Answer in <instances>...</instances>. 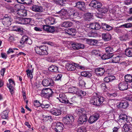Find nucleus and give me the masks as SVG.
Here are the masks:
<instances>
[{
  "mask_svg": "<svg viewBox=\"0 0 132 132\" xmlns=\"http://www.w3.org/2000/svg\"><path fill=\"white\" fill-rule=\"evenodd\" d=\"M80 75L82 76L87 78L90 77L92 75L88 71H85L81 72Z\"/></svg>",
  "mask_w": 132,
  "mask_h": 132,
  "instance_id": "nucleus-29",
  "label": "nucleus"
},
{
  "mask_svg": "<svg viewBox=\"0 0 132 132\" xmlns=\"http://www.w3.org/2000/svg\"><path fill=\"white\" fill-rule=\"evenodd\" d=\"M7 87L9 89L11 94H12L14 93V91L13 90L14 86H9L8 84H7Z\"/></svg>",
  "mask_w": 132,
  "mask_h": 132,
  "instance_id": "nucleus-49",
  "label": "nucleus"
},
{
  "mask_svg": "<svg viewBox=\"0 0 132 132\" xmlns=\"http://www.w3.org/2000/svg\"><path fill=\"white\" fill-rule=\"evenodd\" d=\"M49 71L53 72H57L58 71V68L55 65H52L48 69Z\"/></svg>",
  "mask_w": 132,
  "mask_h": 132,
  "instance_id": "nucleus-33",
  "label": "nucleus"
},
{
  "mask_svg": "<svg viewBox=\"0 0 132 132\" xmlns=\"http://www.w3.org/2000/svg\"><path fill=\"white\" fill-rule=\"evenodd\" d=\"M9 10L10 12L11 13L12 15L14 16H16V10H15V9L14 10L12 7L9 8Z\"/></svg>",
  "mask_w": 132,
  "mask_h": 132,
  "instance_id": "nucleus-45",
  "label": "nucleus"
},
{
  "mask_svg": "<svg viewBox=\"0 0 132 132\" xmlns=\"http://www.w3.org/2000/svg\"><path fill=\"white\" fill-rule=\"evenodd\" d=\"M125 53L127 56L129 57L132 56V48H129L126 49Z\"/></svg>",
  "mask_w": 132,
  "mask_h": 132,
  "instance_id": "nucleus-34",
  "label": "nucleus"
},
{
  "mask_svg": "<svg viewBox=\"0 0 132 132\" xmlns=\"http://www.w3.org/2000/svg\"><path fill=\"white\" fill-rule=\"evenodd\" d=\"M33 71V70H30L29 69L27 70H26V72L27 73V75L28 77H30V78H32V73Z\"/></svg>",
  "mask_w": 132,
  "mask_h": 132,
  "instance_id": "nucleus-48",
  "label": "nucleus"
},
{
  "mask_svg": "<svg viewBox=\"0 0 132 132\" xmlns=\"http://www.w3.org/2000/svg\"><path fill=\"white\" fill-rule=\"evenodd\" d=\"M101 28L100 24L97 23H92L90 24L89 26V28L93 29L98 30Z\"/></svg>",
  "mask_w": 132,
  "mask_h": 132,
  "instance_id": "nucleus-17",
  "label": "nucleus"
},
{
  "mask_svg": "<svg viewBox=\"0 0 132 132\" xmlns=\"http://www.w3.org/2000/svg\"><path fill=\"white\" fill-rule=\"evenodd\" d=\"M51 113L56 116H58L61 114V111L60 110L56 108H53L51 110Z\"/></svg>",
  "mask_w": 132,
  "mask_h": 132,
  "instance_id": "nucleus-20",
  "label": "nucleus"
},
{
  "mask_svg": "<svg viewBox=\"0 0 132 132\" xmlns=\"http://www.w3.org/2000/svg\"><path fill=\"white\" fill-rule=\"evenodd\" d=\"M62 75L61 74H58L56 77L55 80H61L62 78Z\"/></svg>",
  "mask_w": 132,
  "mask_h": 132,
  "instance_id": "nucleus-64",
  "label": "nucleus"
},
{
  "mask_svg": "<svg viewBox=\"0 0 132 132\" xmlns=\"http://www.w3.org/2000/svg\"><path fill=\"white\" fill-rule=\"evenodd\" d=\"M75 97H73L69 100H67L66 104L68 105L73 104L75 102Z\"/></svg>",
  "mask_w": 132,
  "mask_h": 132,
  "instance_id": "nucleus-39",
  "label": "nucleus"
},
{
  "mask_svg": "<svg viewBox=\"0 0 132 132\" xmlns=\"http://www.w3.org/2000/svg\"><path fill=\"white\" fill-rule=\"evenodd\" d=\"M100 52L99 51L97 50H94L92 52V54L96 55H100Z\"/></svg>",
  "mask_w": 132,
  "mask_h": 132,
  "instance_id": "nucleus-60",
  "label": "nucleus"
},
{
  "mask_svg": "<svg viewBox=\"0 0 132 132\" xmlns=\"http://www.w3.org/2000/svg\"><path fill=\"white\" fill-rule=\"evenodd\" d=\"M53 94L52 90L49 88L43 89L40 93L42 96L48 99L52 96Z\"/></svg>",
  "mask_w": 132,
  "mask_h": 132,
  "instance_id": "nucleus-4",
  "label": "nucleus"
},
{
  "mask_svg": "<svg viewBox=\"0 0 132 132\" xmlns=\"http://www.w3.org/2000/svg\"><path fill=\"white\" fill-rule=\"evenodd\" d=\"M102 3L96 0H93L91 1L89 5L97 9V10L100 6H101Z\"/></svg>",
  "mask_w": 132,
  "mask_h": 132,
  "instance_id": "nucleus-9",
  "label": "nucleus"
},
{
  "mask_svg": "<svg viewBox=\"0 0 132 132\" xmlns=\"http://www.w3.org/2000/svg\"><path fill=\"white\" fill-rule=\"evenodd\" d=\"M96 96H93L90 101L91 104L96 106H99L102 104L104 100L103 97L99 95L97 93H95Z\"/></svg>",
  "mask_w": 132,
  "mask_h": 132,
  "instance_id": "nucleus-2",
  "label": "nucleus"
},
{
  "mask_svg": "<svg viewBox=\"0 0 132 132\" xmlns=\"http://www.w3.org/2000/svg\"><path fill=\"white\" fill-rule=\"evenodd\" d=\"M31 9L33 11L36 12H43L44 10L42 6L37 5H34Z\"/></svg>",
  "mask_w": 132,
  "mask_h": 132,
  "instance_id": "nucleus-12",
  "label": "nucleus"
},
{
  "mask_svg": "<svg viewBox=\"0 0 132 132\" xmlns=\"http://www.w3.org/2000/svg\"><path fill=\"white\" fill-rule=\"evenodd\" d=\"M128 102L126 101H123L119 104L120 107L124 109L127 108L128 106Z\"/></svg>",
  "mask_w": 132,
  "mask_h": 132,
  "instance_id": "nucleus-31",
  "label": "nucleus"
},
{
  "mask_svg": "<svg viewBox=\"0 0 132 132\" xmlns=\"http://www.w3.org/2000/svg\"><path fill=\"white\" fill-rule=\"evenodd\" d=\"M100 114L96 113L91 116L89 118L88 121L90 123H92L95 122L99 118Z\"/></svg>",
  "mask_w": 132,
  "mask_h": 132,
  "instance_id": "nucleus-8",
  "label": "nucleus"
},
{
  "mask_svg": "<svg viewBox=\"0 0 132 132\" xmlns=\"http://www.w3.org/2000/svg\"><path fill=\"white\" fill-rule=\"evenodd\" d=\"M71 47L75 50H77V43H74L72 44L71 45Z\"/></svg>",
  "mask_w": 132,
  "mask_h": 132,
  "instance_id": "nucleus-62",
  "label": "nucleus"
},
{
  "mask_svg": "<svg viewBox=\"0 0 132 132\" xmlns=\"http://www.w3.org/2000/svg\"><path fill=\"white\" fill-rule=\"evenodd\" d=\"M23 4H29L31 3V0H24Z\"/></svg>",
  "mask_w": 132,
  "mask_h": 132,
  "instance_id": "nucleus-63",
  "label": "nucleus"
},
{
  "mask_svg": "<svg viewBox=\"0 0 132 132\" xmlns=\"http://www.w3.org/2000/svg\"><path fill=\"white\" fill-rule=\"evenodd\" d=\"M102 89L106 91L107 88V86L104 83H102L100 85Z\"/></svg>",
  "mask_w": 132,
  "mask_h": 132,
  "instance_id": "nucleus-56",
  "label": "nucleus"
},
{
  "mask_svg": "<svg viewBox=\"0 0 132 132\" xmlns=\"http://www.w3.org/2000/svg\"><path fill=\"white\" fill-rule=\"evenodd\" d=\"M77 88L76 87H72L69 88V90L70 91H71V92L72 93L75 94L76 92V90H77Z\"/></svg>",
  "mask_w": 132,
  "mask_h": 132,
  "instance_id": "nucleus-50",
  "label": "nucleus"
},
{
  "mask_svg": "<svg viewBox=\"0 0 132 132\" xmlns=\"http://www.w3.org/2000/svg\"><path fill=\"white\" fill-rule=\"evenodd\" d=\"M9 86H14L15 85V84L14 81H13L12 79H10L9 80Z\"/></svg>",
  "mask_w": 132,
  "mask_h": 132,
  "instance_id": "nucleus-59",
  "label": "nucleus"
},
{
  "mask_svg": "<svg viewBox=\"0 0 132 132\" xmlns=\"http://www.w3.org/2000/svg\"><path fill=\"white\" fill-rule=\"evenodd\" d=\"M71 5L73 6L76 7L81 11H84L86 10L85 3L83 2L79 1L77 2H72Z\"/></svg>",
  "mask_w": 132,
  "mask_h": 132,
  "instance_id": "nucleus-6",
  "label": "nucleus"
},
{
  "mask_svg": "<svg viewBox=\"0 0 132 132\" xmlns=\"http://www.w3.org/2000/svg\"><path fill=\"white\" fill-rule=\"evenodd\" d=\"M49 106V105L47 104L46 103L44 102H43L41 104V107L43 108H47Z\"/></svg>",
  "mask_w": 132,
  "mask_h": 132,
  "instance_id": "nucleus-52",
  "label": "nucleus"
},
{
  "mask_svg": "<svg viewBox=\"0 0 132 132\" xmlns=\"http://www.w3.org/2000/svg\"><path fill=\"white\" fill-rule=\"evenodd\" d=\"M31 21L30 18H23V24H27L29 23Z\"/></svg>",
  "mask_w": 132,
  "mask_h": 132,
  "instance_id": "nucleus-44",
  "label": "nucleus"
},
{
  "mask_svg": "<svg viewBox=\"0 0 132 132\" xmlns=\"http://www.w3.org/2000/svg\"><path fill=\"white\" fill-rule=\"evenodd\" d=\"M119 88L121 90H124L128 88V84L126 82L124 81L120 83L119 85Z\"/></svg>",
  "mask_w": 132,
  "mask_h": 132,
  "instance_id": "nucleus-15",
  "label": "nucleus"
},
{
  "mask_svg": "<svg viewBox=\"0 0 132 132\" xmlns=\"http://www.w3.org/2000/svg\"><path fill=\"white\" fill-rule=\"evenodd\" d=\"M93 16V14L90 13H87L84 14V18L86 20L89 21Z\"/></svg>",
  "mask_w": 132,
  "mask_h": 132,
  "instance_id": "nucleus-30",
  "label": "nucleus"
},
{
  "mask_svg": "<svg viewBox=\"0 0 132 132\" xmlns=\"http://www.w3.org/2000/svg\"><path fill=\"white\" fill-rule=\"evenodd\" d=\"M56 125L54 130L56 132H62L63 131L64 126L62 123L57 122Z\"/></svg>",
  "mask_w": 132,
  "mask_h": 132,
  "instance_id": "nucleus-11",
  "label": "nucleus"
},
{
  "mask_svg": "<svg viewBox=\"0 0 132 132\" xmlns=\"http://www.w3.org/2000/svg\"><path fill=\"white\" fill-rule=\"evenodd\" d=\"M121 27H124L129 28L131 27L132 26V25L131 23H128L122 24L120 26Z\"/></svg>",
  "mask_w": 132,
  "mask_h": 132,
  "instance_id": "nucleus-51",
  "label": "nucleus"
},
{
  "mask_svg": "<svg viewBox=\"0 0 132 132\" xmlns=\"http://www.w3.org/2000/svg\"><path fill=\"white\" fill-rule=\"evenodd\" d=\"M79 93L80 94L78 95L79 96H85L86 94V93L85 92L81 90H80Z\"/></svg>",
  "mask_w": 132,
  "mask_h": 132,
  "instance_id": "nucleus-61",
  "label": "nucleus"
},
{
  "mask_svg": "<svg viewBox=\"0 0 132 132\" xmlns=\"http://www.w3.org/2000/svg\"><path fill=\"white\" fill-rule=\"evenodd\" d=\"M120 60V58L119 56H116L113 57V59L112 60L111 62L113 63H116L119 62Z\"/></svg>",
  "mask_w": 132,
  "mask_h": 132,
  "instance_id": "nucleus-43",
  "label": "nucleus"
},
{
  "mask_svg": "<svg viewBox=\"0 0 132 132\" xmlns=\"http://www.w3.org/2000/svg\"><path fill=\"white\" fill-rule=\"evenodd\" d=\"M77 50L81 48L83 49L84 47V45L80 43H77Z\"/></svg>",
  "mask_w": 132,
  "mask_h": 132,
  "instance_id": "nucleus-58",
  "label": "nucleus"
},
{
  "mask_svg": "<svg viewBox=\"0 0 132 132\" xmlns=\"http://www.w3.org/2000/svg\"><path fill=\"white\" fill-rule=\"evenodd\" d=\"M16 16L18 15L21 17L26 16L27 15V11L25 10L21 9L16 12Z\"/></svg>",
  "mask_w": 132,
  "mask_h": 132,
  "instance_id": "nucleus-22",
  "label": "nucleus"
},
{
  "mask_svg": "<svg viewBox=\"0 0 132 132\" xmlns=\"http://www.w3.org/2000/svg\"><path fill=\"white\" fill-rule=\"evenodd\" d=\"M123 130L125 132L132 131V125L130 124H125L123 127Z\"/></svg>",
  "mask_w": 132,
  "mask_h": 132,
  "instance_id": "nucleus-18",
  "label": "nucleus"
},
{
  "mask_svg": "<svg viewBox=\"0 0 132 132\" xmlns=\"http://www.w3.org/2000/svg\"><path fill=\"white\" fill-rule=\"evenodd\" d=\"M1 19L2 20V23L5 26L9 27L11 25L12 20L10 16L5 14L1 18Z\"/></svg>",
  "mask_w": 132,
  "mask_h": 132,
  "instance_id": "nucleus-5",
  "label": "nucleus"
},
{
  "mask_svg": "<svg viewBox=\"0 0 132 132\" xmlns=\"http://www.w3.org/2000/svg\"><path fill=\"white\" fill-rule=\"evenodd\" d=\"M76 66L72 64L68 63L67 64L66 67L68 70L71 71L75 70L76 67Z\"/></svg>",
  "mask_w": 132,
  "mask_h": 132,
  "instance_id": "nucleus-23",
  "label": "nucleus"
},
{
  "mask_svg": "<svg viewBox=\"0 0 132 132\" xmlns=\"http://www.w3.org/2000/svg\"><path fill=\"white\" fill-rule=\"evenodd\" d=\"M85 111L83 108H79L76 110V113L79 116L85 114Z\"/></svg>",
  "mask_w": 132,
  "mask_h": 132,
  "instance_id": "nucleus-32",
  "label": "nucleus"
},
{
  "mask_svg": "<svg viewBox=\"0 0 132 132\" xmlns=\"http://www.w3.org/2000/svg\"><path fill=\"white\" fill-rule=\"evenodd\" d=\"M125 81L127 82L131 83L132 82V75L130 74H127L124 77Z\"/></svg>",
  "mask_w": 132,
  "mask_h": 132,
  "instance_id": "nucleus-27",
  "label": "nucleus"
},
{
  "mask_svg": "<svg viewBox=\"0 0 132 132\" xmlns=\"http://www.w3.org/2000/svg\"><path fill=\"white\" fill-rule=\"evenodd\" d=\"M129 37L128 35L127 34H126L120 36L119 38L121 41H125L129 39Z\"/></svg>",
  "mask_w": 132,
  "mask_h": 132,
  "instance_id": "nucleus-36",
  "label": "nucleus"
},
{
  "mask_svg": "<svg viewBox=\"0 0 132 132\" xmlns=\"http://www.w3.org/2000/svg\"><path fill=\"white\" fill-rule=\"evenodd\" d=\"M105 50L106 52L108 54H112V53H110L113 52V48L111 46H109L106 47Z\"/></svg>",
  "mask_w": 132,
  "mask_h": 132,
  "instance_id": "nucleus-41",
  "label": "nucleus"
},
{
  "mask_svg": "<svg viewBox=\"0 0 132 132\" xmlns=\"http://www.w3.org/2000/svg\"><path fill=\"white\" fill-rule=\"evenodd\" d=\"M58 94L59 97H57V98L62 103L66 104L67 100L66 95L63 93H60Z\"/></svg>",
  "mask_w": 132,
  "mask_h": 132,
  "instance_id": "nucleus-13",
  "label": "nucleus"
},
{
  "mask_svg": "<svg viewBox=\"0 0 132 132\" xmlns=\"http://www.w3.org/2000/svg\"><path fill=\"white\" fill-rule=\"evenodd\" d=\"M63 122L64 124L67 126L70 127L72 123L74 121V117L71 115H65L63 119Z\"/></svg>",
  "mask_w": 132,
  "mask_h": 132,
  "instance_id": "nucleus-3",
  "label": "nucleus"
},
{
  "mask_svg": "<svg viewBox=\"0 0 132 132\" xmlns=\"http://www.w3.org/2000/svg\"><path fill=\"white\" fill-rule=\"evenodd\" d=\"M56 13L60 15L61 19L63 20L69 19H73L79 15L77 10L72 8H69L67 12L65 9H62Z\"/></svg>",
  "mask_w": 132,
  "mask_h": 132,
  "instance_id": "nucleus-1",
  "label": "nucleus"
},
{
  "mask_svg": "<svg viewBox=\"0 0 132 132\" xmlns=\"http://www.w3.org/2000/svg\"><path fill=\"white\" fill-rule=\"evenodd\" d=\"M43 29L44 30L48 32L52 33L55 30L54 27L47 25H43Z\"/></svg>",
  "mask_w": 132,
  "mask_h": 132,
  "instance_id": "nucleus-14",
  "label": "nucleus"
},
{
  "mask_svg": "<svg viewBox=\"0 0 132 132\" xmlns=\"http://www.w3.org/2000/svg\"><path fill=\"white\" fill-rule=\"evenodd\" d=\"M13 31L19 32H21L22 31V30H21L20 28H18V27L16 26H14L13 27Z\"/></svg>",
  "mask_w": 132,
  "mask_h": 132,
  "instance_id": "nucleus-57",
  "label": "nucleus"
},
{
  "mask_svg": "<svg viewBox=\"0 0 132 132\" xmlns=\"http://www.w3.org/2000/svg\"><path fill=\"white\" fill-rule=\"evenodd\" d=\"M21 40L22 41H20V43L22 44L26 42L27 43L28 41H30V40L28 38V37L26 36H23L22 37Z\"/></svg>",
  "mask_w": 132,
  "mask_h": 132,
  "instance_id": "nucleus-42",
  "label": "nucleus"
},
{
  "mask_svg": "<svg viewBox=\"0 0 132 132\" xmlns=\"http://www.w3.org/2000/svg\"><path fill=\"white\" fill-rule=\"evenodd\" d=\"M78 84L79 87H84L85 84V83L83 79V78L82 77H79L78 78Z\"/></svg>",
  "mask_w": 132,
  "mask_h": 132,
  "instance_id": "nucleus-28",
  "label": "nucleus"
},
{
  "mask_svg": "<svg viewBox=\"0 0 132 132\" xmlns=\"http://www.w3.org/2000/svg\"><path fill=\"white\" fill-rule=\"evenodd\" d=\"M15 10H16V12H18L19 11L21 10V7L20 5L19 4H16L14 6Z\"/></svg>",
  "mask_w": 132,
  "mask_h": 132,
  "instance_id": "nucleus-54",
  "label": "nucleus"
},
{
  "mask_svg": "<svg viewBox=\"0 0 132 132\" xmlns=\"http://www.w3.org/2000/svg\"><path fill=\"white\" fill-rule=\"evenodd\" d=\"M119 117L120 118L119 119V121L121 120H122L125 122H129V117L127 116L125 114H120L119 116Z\"/></svg>",
  "mask_w": 132,
  "mask_h": 132,
  "instance_id": "nucleus-19",
  "label": "nucleus"
},
{
  "mask_svg": "<svg viewBox=\"0 0 132 132\" xmlns=\"http://www.w3.org/2000/svg\"><path fill=\"white\" fill-rule=\"evenodd\" d=\"M86 131V129L85 127H81L78 129L77 132H85Z\"/></svg>",
  "mask_w": 132,
  "mask_h": 132,
  "instance_id": "nucleus-53",
  "label": "nucleus"
},
{
  "mask_svg": "<svg viewBox=\"0 0 132 132\" xmlns=\"http://www.w3.org/2000/svg\"><path fill=\"white\" fill-rule=\"evenodd\" d=\"M23 18L18 17L15 19L16 23L20 24H22Z\"/></svg>",
  "mask_w": 132,
  "mask_h": 132,
  "instance_id": "nucleus-46",
  "label": "nucleus"
},
{
  "mask_svg": "<svg viewBox=\"0 0 132 132\" xmlns=\"http://www.w3.org/2000/svg\"><path fill=\"white\" fill-rule=\"evenodd\" d=\"M8 112L7 111H3L1 114V118L3 119H6L8 117Z\"/></svg>",
  "mask_w": 132,
  "mask_h": 132,
  "instance_id": "nucleus-40",
  "label": "nucleus"
},
{
  "mask_svg": "<svg viewBox=\"0 0 132 132\" xmlns=\"http://www.w3.org/2000/svg\"><path fill=\"white\" fill-rule=\"evenodd\" d=\"M112 56L113 55L111 54L107 53V54H105L102 55L101 58L103 60H105L109 59L112 57Z\"/></svg>",
  "mask_w": 132,
  "mask_h": 132,
  "instance_id": "nucleus-37",
  "label": "nucleus"
},
{
  "mask_svg": "<svg viewBox=\"0 0 132 132\" xmlns=\"http://www.w3.org/2000/svg\"><path fill=\"white\" fill-rule=\"evenodd\" d=\"M87 117L85 114L80 116L77 121V124L79 125H81L85 123L87 121Z\"/></svg>",
  "mask_w": 132,
  "mask_h": 132,
  "instance_id": "nucleus-7",
  "label": "nucleus"
},
{
  "mask_svg": "<svg viewBox=\"0 0 132 132\" xmlns=\"http://www.w3.org/2000/svg\"><path fill=\"white\" fill-rule=\"evenodd\" d=\"M95 73L98 76H102L105 72L104 68H98L94 70Z\"/></svg>",
  "mask_w": 132,
  "mask_h": 132,
  "instance_id": "nucleus-16",
  "label": "nucleus"
},
{
  "mask_svg": "<svg viewBox=\"0 0 132 132\" xmlns=\"http://www.w3.org/2000/svg\"><path fill=\"white\" fill-rule=\"evenodd\" d=\"M41 104L40 103L38 100H36L34 102V105L35 106L37 107H39L40 106H41Z\"/></svg>",
  "mask_w": 132,
  "mask_h": 132,
  "instance_id": "nucleus-55",
  "label": "nucleus"
},
{
  "mask_svg": "<svg viewBox=\"0 0 132 132\" xmlns=\"http://www.w3.org/2000/svg\"><path fill=\"white\" fill-rule=\"evenodd\" d=\"M102 37L103 39L105 41H109L110 40L111 38L110 35L109 33L103 34H102Z\"/></svg>",
  "mask_w": 132,
  "mask_h": 132,
  "instance_id": "nucleus-24",
  "label": "nucleus"
},
{
  "mask_svg": "<svg viewBox=\"0 0 132 132\" xmlns=\"http://www.w3.org/2000/svg\"><path fill=\"white\" fill-rule=\"evenodd\" d=\"M55 19L53 18H49L48 22L49 24L52 25L55 23Z\"/></svg>",
  "mask_w": 132,
  "mask_h": 132,
  "instance_id": "nucleus-47",
  "label": "nucleus"
},
{
  "mask_svg": "<svg viewBox=\"0 0 132 132\" xmlns=\"http://www.w3.org/2000/svg\"><path fill=\"white\" fill-rule=\"evenodd\" d=\"M73 25V23L71 21H66L63 22L61 24V27L65 28L70 27Z\"/></svg>",
  "mask_w": 132,
  "mask_h": 132,
  "instance_id": "nucleus-21",
  "label": "nucleus"
},
{
  "mask_svg": "<svg viewBox=\"0 0 132 132\" xmlns=\"http://www.w3.org/2000/svg\"><path fill=\"white\" fill-rule=\"evenodd\" d=\"M97 10L102 13H105L107 12L108 10L106 7L103 5L102 4L101 6H100Z\"/></svg>",
  "mask_w": 132,
  "mask_h": 132,
  "instance_id": "nucleus-25",
  "label": "nucleus"
},
{
  "mask_svg": "<svg viewBox=\"0 0 132 132\" xmlns=\"http://www.w3.org/2000/svg\"><path fill=\"white\" fill-rule=\"evenodd\" d=\"M55 1L57 4L63 6L65 5L66 2V0H55Z\"/></svg>",
  "mask_w": 132,
  "mask_h": 132,
  "instance_id": "nucleus-35",
  "label": "nucleus"
},
{
  "mask_svg": "<svg viewBox=\"0 0 132 132\" xmlns=\"http://www.w3.org/2000/svg\"><path fill=\"white\" fill-rule=\"evenodd\" d=\"M35 50L36 53L37 54L41 55H45L40 47L37 46L35 47Z\"/></svg>",
  "mask_w": 132,
  "mask_h": 132,
  "instance_id": "nucleus-26",
  "label": "nucleus"
},
{
  "mask_svg": "<svg viewBox=\"0 0 132 132\" xmlns=\"http://www.w3.org/2000/svg\"><path fill=\"white\" fill-rule=\"evenodd\" d=\"M40 47L41 49H42V50L45 55H47L48 54V53L47 51L48 49V47L46 45H44L41 46Z\"/></svg>",
  "mask_w": 132,
  "mask_h": 132,
  "instance_id": "nucleus-38",
  "label": "nucleus"
},
{
  "mask_svg": "<svg viewBox=\"0 0 132 132\" xmlns=\"http://www.w3.org/2000/svg\"><path fill=\"white\" fill-rule=\"evenodd\" d=\"M54 82L51 79L47 78L44 79L42 81V84L44 86H52L53 85Z\"/></svg>",
  "mask_w": 132,
  "mask_h": 132,
  "instance_id": "nucleus-10",
  "label": "nucleus"
}]
</instances>
